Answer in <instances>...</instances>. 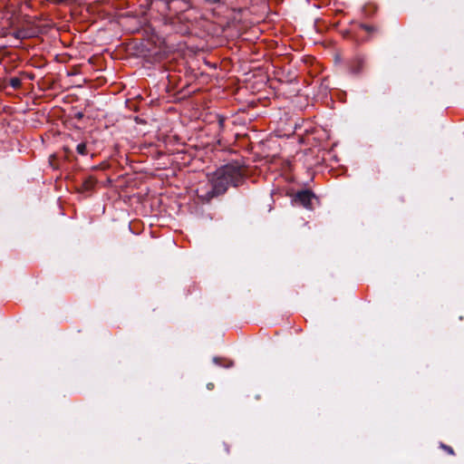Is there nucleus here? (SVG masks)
I'll use <instances>...</instances> for the list:
<instances>
[{"label": "nucleus", "instance_id": "obj_6", "mask_svg": "<svg viewBox=\"0 0 464 464\" xmlns=\"http://www.w3.org/2000/svg\"><path fill=\"white\" fill-rule=\"evenodd\" d=\"M440 448L442 450H444L448 454L452 455V456L455 455V452H454L453 449L450 446H448V445H445V444L441 443L440 444Z\"/></svg>", "mask_w": 464, "mask_h": 464}, {"label": "nucleus", "instance_id": "obj_9", "mask_svg": "<svg viewBox=\"0 0 464 464\" xmlns=\"http://www.w3.org/2000/svg\"><path fill=\"white\" fill-rule=\"evenodd\" d=\"M207 3L208 4H217L218 3L220 0H205Z\"/></svg>", "mask_w": 464, "mask_h": 464}, {"label": "nucleus", "instance_id": "obj_3", "mask_svg": "<svg viewBox=\"0 0 464 464\" xmlns=\"http://www.w3.org/2000/svg\"><path fill=\"white\" fill-rule=\"evenodd\" d=\"M9 84L14 89H19L21 87V85H22V82H21V80L18 77H12L9 80Z\"/></svg>", "mask_w": 464, "mask_h": 464}, {"label": "nucleus", "instance_id": "obj_2", "mask_svg": "<svg viewBox=\"0 0 464 464\" xmlns=\"http://www.w3.org/2000/svg\"><path fill=\"white\" fill-rule=\"evenodd\" d=\"M314 198L313 193L308 190H304L296 194L295 201L299 202L304 208H310Z\"/></svg>", "mask_w": 464, "mask_h": 464}, {"label": "nucleus", "instance_id": "obj_7", "mask_svg": "<svg viewBox=\"0 0 464 464\" xmlns=\"http://www.w3.org/2000/svg\"><path fill=\"white\" fill-rule=\"evenodd\" d=\"M357 63H358V64H357V66H356V67H352V70H353V72L354 73H358V72L361 71V69H362V63H363V62H362V59H358V60H357Z\"/></svg>", "mask_w": 464, "mask_h": 464}, {"label": "nucleus", "instance_id": "obj_1", "mask_svg": "<svg viewBox=\"0 0 464 464\" xmlns=\"http://www.w3.org/2000/svg\"><path fill=\"white\" fill-rule=\"evenodd\" d=\"M242 178V170L239 167L227 165L218 169L211 178V196L224 193L229 185L237 186Z\"/></svg>", "mask_w": 464, "mask_h": 464}, {"label": "nucleus", "instance_id": "obj_4", "mask_svg": "<svg viewBox=\"0 0 464 464\" xmlns=\"http://www.w3.org/2000/svg\"><path fill=\"white\" fill-rule=\"evenodd\" d=\"M95 183L96 181L93 179L90 178L83 182L82 186L85 190H90L94 187Z\"/></svg>", "mask_w": 464, "mask_h": 464}, {"label": "nucleus", "instance_id": "obj_8", "mask_svg": "<svg viewBox=\"0 0 464 464\" xmlns=\"http://www.w3.org/2000/svg\"><path fill=\"white\" fill-rule=\"evenodd\" d=\"M362 28L365 30L366 32H372L373 29L370 25L363 24L362 25Z\"/></svg>", "mask_w": 464, "mask_h": 464}, {"label": "nucleus", "instance_id": "obj_10", "mask_svg": "<svg viewBox=\"0 0 464 464\" xmlns=\"http://www.w3.org/2000/svg\"><path fill=\"white\" fill-rule=\"evenodd\" d=\"M14 37L17 38V39H20L22 36H21V33L20 32H16L14 34Z\"/></svg>", "mask_w": 464, "mask_h": 464}, {"label": "nucleus", "instance_id": "obj_5", "mask_svg": "<svg viewBox=\"0 0 464 464\" xmlns=\"http://www.w3.org/2000/svg\"><path fill=\"white\" fill-rule=\"evenodd\" d=\"M76 150L81 155H86L87 154L86 144L84 142H82V143L78 144L77 147H76Z\"/></svg>", "mask_w": 464, "mask_h": 464}, {"label": "nucleus", "instance_id": "obj_11", "mask_svg": "<svg viewBox=\"0 0 464 464\" xmlns=\"http://www.w3.org/2000/svg\"><path fill=\"white\" fill-rule=\"evenodd\" d=\"M207 387H208V390H212L214 388V384L210 382V383L208 384Z\"/></svg>", "mask_w": 464, "mask_h": 464}]
</instances>
